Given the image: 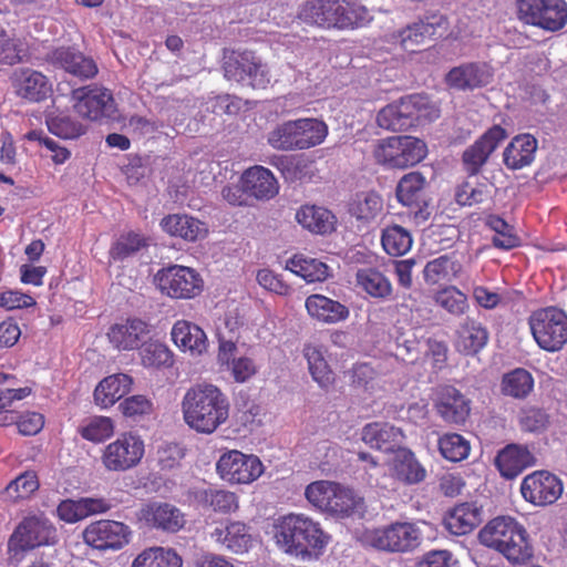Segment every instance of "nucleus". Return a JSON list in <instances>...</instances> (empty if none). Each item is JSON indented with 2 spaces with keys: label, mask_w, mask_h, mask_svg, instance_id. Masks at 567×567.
Instances as JSON below:
<instances>
[{
  "label": "nucleus",
  "mask_w": 567,
  "mask_h": 567,
  "mask_svg": "<svg viewBox=\"0 0 567 567\" xmlns=\"http://www.w3.org/2000/svg\"><path fill=\"white\" fill-rule=\"evenodd\" d=\"M210 538L236 555L248 553L254 546V537L249 527L241 522L227 520L219 523L212 530Z\"/></svg>",
  "instance_id": "5701e85b"
},
{
  "label": "nucleus",
  "mask_w": 567,
  "mask_h": 567,
  "mask_svg": "<svg viewBox=\"0 0 567 567\" xmlns=\"http://www.w3.org/2000/svg\"><path fill=\"white\" fill-rule=\"evenodd\" d=\"M12 85L18 96L31 102H39L52 93V84L48 78L32 69L17 70L12 75Z\"/></svg>",
  "instance_id": "bb28decb"
},
{
  "label": "nucleus",
  "mask_w": 567,
  "mask_h": 567,
  "mask_svg": "<svg viewBox=\"0 0 567 567\" xmlns=\"http://www.w3.org/2000/svg\"><path fill=\"white\" fill-rule=\"evenodd\" d=\"M481 522V508L475 503H462L446 514L444 526L451 534L461 536L471 533Z\"/></svg>",
  "instance_id": "4c0bfd02"
},
{
  "label": "nucleus",
  "mask_w": 567,
  "mask_h": 567,
  "mask_svg": "<svg viewBox=\"0 0 567 567\" xmlns=\"http://www.w3.org/2000/svg\"><path fill=\"white\" fill-rule=\"evenodd\" d=\"M240 182L251 198L270 200L279 193V184L272 172L261 165L245 169Z\"/></svg>",
  "instance_id": "c756f323"
},
{
  "label": "nucleus",
  "mask_w": 567,
  "mask_h": 567,
  "mask_svg": "<svg viewBox=\"0 0 567 567\" xmlns=\"http://www.w3.org/2000/svg\"><path fill=\"white\" fill-rule=\"evenodd\" d=\"M364 540L370 546L389 553H409L422 540L417 523L394 522L386 526L367 530Z\"/></svg>",
  "instance_id": "9b49d317"
},
{
  "label": "nucleus",
  "mask_w": 567,
  "mask_h": 567,
  "mask_svg": "<svg viewBox=\"0 0 567 567\" xmlns=\"http://www.w3.org/2000/svg\"><path fill=\"white\" fill-rule=\"evenodd\" d=\"M536 456L524 445L509 444L498 452L495 465L505 478H514L525 468L536 465Z\"/></svg>",
  "instance_id": "473e14b6"
},
{
  "label": "nucleus",
  "mask_w": 567,
  "mask_h": 567,
  "mask_svg": "<svg viewBox=\"0 0 567 567\" xmlns=\"http://www.w3.org/2000/svg\"><path fill=\"white\" fill-rule=\"evenodd\" d=\"M487 342V332L481 323L467 319L460 328L456 348L465 354L477 353Z\"/></svg>",
  "instance_id": "09e8293b"
},
{
  "label": "nucleus",
  "mask_w": 567,
  "mask_h": 567,
  "mask_svg": "<svg viewBox=\"0 0 567 567\" xmlns=\"http://www.w3.org/2000/svg\"><path fill=\"white\" fill-rule=\"evenodd\" d=\"M145 246V238L135 233L121 236L112 246L110 255L113 259H124Z\"/></svg>",
  "instance_id": "e2e57ef3"
},
{
  "label": "nucleus",
  "mask_w": 567,
  "mask_h": 567,
  "mask_svg": "<svg viewBox=\"0 0 567 567\" xmlns=\"http://www.w3.org/2000/svg\"><path fill=\"white\" fill-rule=\"evenodd\" d=\"M425 178L416 172L404 175L396 187L398 200L404 206H413L419 203Z\"/></svg>",
  "instance_id": "864d4df0"
},
{
  "label": "nucleus",
  "mask_w": 567,
  "mask_h": 567,
  "mask_svg": "<svg viewBox=\"0 0 567 567\" xmlns=\"http://www.w3.org/2000/svg\"><path fill=\"white\" fill-rule=\"evenodd\" d=\"M39 488V481L33 472H25L11 481L3 492V498L11 502L29 498Z\"/></svg>",
  "instance_id": "4d7b16f0"
},
{
  "label": "nucleus",
  "mask_w": 567,
  "mask_h": 567,
  "mask_svg": "<svg viewBox=\"0 0 567 567\" xmlns=\"http://www.w3.org/2000/svg\"><path fill=\"white\" fill-rule=\"evenodd\" d=\"M487 197L485 185H476L472 182L461 184L455 193L456 202L463 206H472L482 203Z\"/></svg>",
  "instance_id": "338daca9"
},
{
  "label": "nucleus",
  "mask_w": 567,
  "mask_h": 567,
  "mask_svg": "<svg viewBox=\"0 0 567 567\" xmlns=\"http://www.w3.org/2000/svg\"><path fill=\"white\" fill-rule=\"evenodd\" d=\"M22 43L14 34L0 30V64L13 65L21 61Z\"/></svg>",
  "instance_id": "680f3d73"
},
{
  "label": "nucleus",
  "mask_w": 567,
  "mask_h": 567,
  "mask_svg": "<svg viewBox=\"0 0 567 567\" xmlns=\"http://www.w3.org/2000/svg\"><path fill=\"white\" fill-rule=\"evenodd\" d=\"M349 213L357 220L369 224L382 215L383 199L375 192L359 193L352 198L349 205Z\"/></svg>",
  "instance_id": "49530a36"
},
{
  "label": "nucleus",
  "mask_w": 567,
  "mask_h": 567,
  "mask_svg": "<svg viewBox=\"0 0 567 567\" xmlns=\"http://www.w3.org/2000/svg\"><path fill=\"white\" fill-rule=\"evenodd\" d=\"M301 21L323 29L354 30L372 21L369 10L347 0H311L300 7Z\"/></svg>",
  "instance_id": "7ed1b4c3"
},
{
  "label": "nucleus",
  "mask_w": 567,
  "mask_h": 567,
  "mask_svg": "<svg viewBox=\"0 0 567 567\" xmlns=\"http://www.w3.org/2000/svg\"><path fill=\"white\" fill-rule=\"evenodd\" d=\"M305 497L313 508L336 518L354 515L360 512L363 503L362 497L351 487L327 480L307 485Z\"/></svg>",
  "instance_id": "39448f33"
},
{
  "label": "nucleus",
  "mask_w": 567,
  "mask_h": 567,
  "mask_svg": "<svg viewBox=\"0 0 567 567\" xmlns=\"http://www.w3.org/2000/svg\"><path fill=\"white\" fill-rule=\"evenodd\" d=\"M506 131L495 125L491 127L478 141L464 152L463 159L468 169L475 173L506 138Z\"/></svg>",
  "instance_id": "72a5a7b5"
},
{
  "label": "nucleus",
  "mask_w": 567,
  "mask_h": 567,
  "mask_svg": "<svg viewBox=\"0 0 567 567\" xmlns=\"http://www.w3.org/2000/svg\"><path fill=\"white\" fill-rule=\"evenodd\" d=\"M284 268L301 277L307 284L322 282L331 277V269L326 262L303 254L288 258Z\"/></svg>",
  "instance_id": "58836bf2"
},
{
  "label": "nucleus",
  "mask_w": 567,
  "mask_h": 567,
  "mask_svg": "<svg viewBox=\"0 0 567 567\" xmlns=\"http://www.w3.org/2000/svg\"><path fill=\"white\" fill-rule=\"evenodd\" d=\"M305 308L308 316L324 324H336L350 316L348 307L324 295L313 293L306 298Z\"/></svg>",
  "instance_id": "7c9ffc66"
},
{
  "label": "nucleus",
  "mask_w": 567,
  "mask_h": 567,
  "mask_svg": "<svg viewBox=\"0 0 567 567\" xmlns=\"http://www.w3.org/2000/svg\"><path fill=\"white\" fill-rule=\"evenodd\" d=\"M181 409L189 429L200 434H212L228 420L230 404L217 385L198 383L185 392Z\"/></svg>",
  "instance_id": "f03ea898"
},
{
  "label": "nucleus",
  "mask_w": 567,
  "mask_h": 567,
  "mask_svg": "<svg viewBox=\"0 0 567 567\" xmlns=\"http://www.w3.org/2000/svg\"><path fill=\"white\" fill-rule=\"evenodd\" d=\"M563 482L548 471H535L520 483L523 498L535 506L554 504L563 494Z\"/></svg>",
  "instance_id": "6ab92c4d"
},
{
  "label": "nucleus",
  "mask_w": 567,
  "mask_h": 567,
  "mask_svg": "<svg viewBox=\"0 0 567 567\" xmlns=\"http://www.w3.org/2000/svg\"><path fill=\"white\" fill-rule=\"evenodd\" d=\"M488 227L495 233L493 244L501 249H512L520 244L513 226L508 225L503 218L498 216H489L487 218Z\"/></svg>",
  "instance_id": "13d9d810"
},
{
  "label": "nucleus",
  "mask_w": 567,
  "mask_h": 567,
  "mask_svg": "<svg viewBox=\"0 0 567 567\" xmlns=\"http://www.w3.org/2000/svg\"><path fill=\"white\" fill-rule=\"evenodd\" d=\"M536 151L537 140L533 135H517L504 151V164L509 169H520L532 164Z\"/></svg>",
  "instance_id": "a19ab883"
},
{
  "label": "nucleus",
  "mask_w": 567,
  "mask_h": 567,
  "mask_svg": "<svg viewBox=\"0 0 567 567\" xmlns=\"http://www.w3.org/2000/svg\"><path fill=\"white\" fill-rule=\"evenodd\" d=\"M256 279L264 289L278 296L286 297L292 291L291 286L287 284L280 275L268 268L258 270Z\"/></svg>",
  "instance_id": "69168bd1"
},
{
  "label": "nucleus",
  "mask_w": 567,
  "mask_h": 567,
  "mask_svg": "<svg viewBox=\"0 0 567 567\" xmlns=\"http://www.w3.org/2000/svg\"><path fill=\"white\" fill-rule=\"evenodd\" d=\"M529 329L536 344L544 351L558 352L567 344V313L557 307L532 312Z\"/></svg>",
  "instance_id": "9d476101"
},
{
  "label": "nucleus",
  "mask_w": 567,
  "mask_h": 567,
  "mask_svg": "<svg viewBox=\"0 0 567 567\" xmlns=\"http://www.w3.org/2000/svg\"><path fill=\"white\" fill-rule=\"evenodd\" d=\"M268 534L279 550L302 560L320 557L330 543L321 524L302 513L278 516Z\"/></svg>",
  "instance_id": "f257e3e1"
},
{
  "label": "nucleus",
  "mask_w": 567,
  "mask_h": 567,
  "mask_svg": "<svg viewBox=\"0 0 567 567\" xmlns=\"http://www.w3.org/2000/svg\"><path fill=\"white\" fill-rule=\"evenodd\" d=\"M328 135V126L317 118H299L277 125L268 134L271 147L281 151L307 150L321 144Z\"/></svg>",
  "instance_id": "423d86ee"
},
{
  "label": "nucleus",
  "mask_w": 567,
  "mask_h": 567,
  "mask_svg": "<svg viewBox=\"0 0 567 567\" xmlns=\"http://www.w3.org/2000/svg\"><path fill=\"white\" fill-rule=\"evenodd\" d=\"M144 455L145 442L142 436L125 432L103 447L101 463L107 472L123 473L138 466Z\"/></svg>",
  "instance_id": "f8f14e48"
},
{
  "label": "nucleus",
  "mask_w": 567,
  "mask_h": 567,
  "mask_svg": "<svg viewBox=\"0 0 567 567\" xmlns=\"http://www.w3.org/2000/svg\"><path fill=\"white\" fill-rule=\"evenodd\" d=\"M162 229L171 236L188 241L206 237L208 228L205 223L186 214H172L161 220Z\"/></svg>",
  "instance_id": "f704fd0d"
},
{
  "label": "nucleus",
  "mask_w": 567,
  "mask_h": 567,
  "mask_svg": "<svg viewBox=\"0 0 567 567\" xmlns=\"http://www.w3.org/2000/svg\"><path fill=\"white\" fill-rule=\"evenodd\" d=\"M413 244L410 231L402 226L391 225L382 229L381 245L384 251L393 257L404 256Z\"/></svg>",
  "instance_id": "8fccbe9b"
},
{
  "label": "nucleus",
  "mask_w": 567,
  "mask_h": 567,
  "mask_svg": "<svg viewBox=\"0 0 567 567\" xmlns=\"http://www.w3.org/2000/svg\"><path fill=\"white\" fill-rule=\"evenodd\" d=\"M441 455L451 462L465 460L471 451L470 442L457 433H446L439 440Z\"/></svg>",
  "instance_id": "6e6d98bb"
},
{
  "label": "nucleus",
  "mask_w": 567,
  "mask_h": 567,
  "mask_svg": "<svg viewBox=\"0 0 567 567\" xmlns=\"http://www.w3.org/2000/svg\"><path fill=\"white\" fill-rule=\"evenodd\" d=\"M224 71L228 80L254 89H265L271 81L267 65L251 51L233 52L225 61Z\"/></svg>",
  "instance_id": "f3484780"
},
{
  "label": "nucleus",
  "mask_w": 567,
  "mask_h": 567,
  "mask_svg": "<svg viewBox=\"0 0 567 567\" xmlns=\"http://www.w3.org/2000/svg\"><path fill=\"white\" fill-rule=\"evenodd\" d=\"M79 432L84 440L100 443L113 435L114 424L107 416H94L87 420Z\"/></svg>",
  "instance_id": "bf43d9fd"
},
{
  "label": "nucleus",
  "mask_w": 567,
  "mask_h": 567,
  "mask_svg": "<svg viewBox=\"0 0 567 567\" xmlns=\"http://www.w3.org/2000/svg\"><path fill=\"white\" fill-rule=\"evenodd\" d=\"M419 567H458V564L449 550L441 549L424 554Z\"/></svg>",
  "instance_id": "774afa93"
},
{
  "label": "nucleus",
  "mask_w": 567,
  "mask_h": 567,
  "mask_svg": "<svg viewBox=\"0 0 567 567\" xmlns=\"http://www.w3.org/2000/svg\"><path fill=\"white\" fill-rule=\"evenodd\" d=\"M142 526L166 533H177L186 525L185 514L175 505L166 502L144 504L136 513Z\"/></svg>",
  "instance_id": "aec40b11"
},
{
  "label": "nucleus",
  "mask_w": 567,
  "mask_h": 567,
  "mask_svg": "<svg viewBox=\"0 0 567 567\" xmlns=\"http://www.w3.org/2000/svg\"><path fill=\"white\" fill-rule=\"evenodd\" d=\"M355 284L359 289L377 299H385L392 292V285L389 279L374 268L358 269Z\"/></svg>",
  "instance_id": "de8ad7c7"
},
{
  "label": "nucleus",
  "mask_w": 567,
  "mask_h": 567,
  "mask_svg": "<svg viewBox=\"0 0 567 567\" xmlns=\"http://www.w3.org/2000/svg\"><path fill=\"white\" fill-rule=\"evenodd\" d=\"M439 117V111L423 95H409L400 101L388 104L379 111L377 123L389 131H402L414 122L433 121Z\"/></svg>",
  "instance_id": "0eeeda50"
},
{
  "label": "nucleus",
  "mask_w": 567,
  "mask_h": 567,
  "mask_svg": "<svg viewBox=\"0 0 567 567\" xmlns=\"http://www.w3.org/2000/svg\"><path fill=\"white\" fill-rule=\"evenodd\" d=\"M307 361L308 371L312 380L323 390H328L334 383V373L326 359V350L322 346L307 343L302 349Z\"/></svg>",
  "instance_id": "ea45409f"
},
{
  "label": "nucleus",
  "mask_w": 567,
  "mask_h": 567,
  "mask_svg": "<svg viewBox=\"0 0 567 567\" xmlns=\"http://www.w3.org/2000/svg\"><path fill=\"white\" fill-rule=\"evenodd\" d=\"M174 344L192 358L207 353L209 341L206 332L198 324L188 320H177L171 330Z\"/></svg>",
  "instance_id": "b1692460"
},
{
  "label": "nucleus",
  "mask_w": 567,
  "mask_h": 567,
  "mask_svg": "<svg viewBox=\"0 0 567 567\" xmlns=\"http://www.w3.org/2000/svg\"><path fill=\"white\" fill-rule=\"evenodd\" d=\"M154 282L162 295L172 299H193L204 289L202 276L195 269L181 265L159 269Z\"/></svg>",
  "instance_id": "2eb2a0df"
},
{
  "label": "nucleus",
  "mask_w": 567,
  "mask_h": 567,
  "mask_svg": "<svg viewBox=\"0 0 567 567\" xmlns=\"http://www.w3.org/2000/svg\"><path fill=\"white\" fill-rule=\"evenodd\" d=\"M534 388V379L525 369H515L504 375L502 390L506 395L516 399L527 396Z\"/></svg>",
  "instance_id": "603ef678"
},
{
  "label": "nucleus",
  "mask_w": 567,
  "mask_h": 567,
  "mask_svg": "<svg viewBox=\"0 0 567 567\" xmlns=\"http://www.w3.org/2000/svg\"><path fill=\"white\" fill-rule=\"evenodd\" d=\"M434 301L455 317L463 316L470 308L466 295L455 286H447L436 291Z\"/></svg>",
  "instance_id": "3c124183"
},
{
  "label": "nucleus",
  "mask_w": 567,
  "mask_h": 567,
  "mask_svg": "<svg viewBox=\"0 0 567 567\" xmlns=\"http://www.w3.org/2000/svg\"><path fill=\"white\" fill-rule=\"evenodd\" d=\"M47 125L52 134L62 138H75L83 134L82 125L64 114L50 113L47 116Z\"/></svg>",
  "instance_id": "052dcab7"
},
{
  "label": "nucleus",
  "mask_w": 567,
  "mask_h": 567,
  "mask_svg": "<svg viewBox=\"0 0 567 567\" xmlns=\"http://www.w3.org/2000/svg\"><path fill=\"white\" fill-rule=\"evenodd\" d=\"M392 478L412 485L425 478L426 471L416 460L414 453L405 447H398L386 462Z\"/></svg>",
  "instance_id": "a878e982"
},
{
  "label": "nucleus",
  "mask_w": 567,
  "mask_h": 567,
  "mask_svg": "<svg viewBox=\"0 0 567 567\" xmlns=\"http://www.w3.org/2000/svg\"><path fill=\"white\" fill-rule=\"evenodd\" d=\"M493 76V69L487 63L474 62L453 68L445 80L451 87L473 90L489 84Z\"/></svg>",
  "instance_id": "393cba45"
},
{
  "label": "nucleus",
  "mask_w": 567,
  "mask_h": 567,
  "mask_svg": "<svg viewBox=\"0 0 567 567\" xmlns=\"http://www.w3.org/2000/svg\"><path fill=\"white\" fill-rule=\"evenodd\" d=\"M150 333V326L141 319H127L113 324L107 338L112 346L120 351H131L141 347Z\"/></svg>",
  "instance_id": "cd10ccee"
},
{
  "label": "nucleus",
  "mask_w": 567,
  "mask_h": 567,
  "mask_svg": "<svg viewBox=\"0 0 567 567\" xmlns=\"http://www.w3.org/2000/svg\"><path fill=\"white\" fill-rule=\"evenodd\" d=\"M296 221L305 229L313 234L324 235L334 229L336 217L324 207L303 205L297 209Z\"/></svg>",
  "instance_id": "37998d69"
},
{
  "label": "nucleus",
  "mask_w": 567,
  "mask_h": 567,
  "mask_svg": "<svg viewBox=\"0 0 567 567\" xmlns=\"http://www.w3.org/2000/svg\"><path fill=\"white\" fill-rule=\"evenodd\" d=\"M436 406L440 415L450 423H463L470 414L468 401L453 386L441 389Z\"/></svg>",
  "instance_id": "79ce46f5"
},
{
  "label": "nucleus",
  "mask_w": 567,
  "mask_h": 567,
  "mask_svg": "<svg viewBox=\"0 0 567 567\" xmlns=\"http://www.w3.org/2000/svg\"><path fill=\"white\" fill-rule=\"evenodd\" d=\"M55 538V528L47 518L42 516L28 517L20 523L9 539V559L17 565L25 551L38 546L51 545Z\"/></svg>",
  "instance_id": "4468645a"
},
{
  "label": "nucleus",
  "mask_w": 567,
  "mask_h": 567,
  "mask_svg": "<svg viewBox=\"0 0 567 567\" xmlns=\"http://www.w3.org/2000/svg\"><path fill=\"white\" fill-rule=\"evenodd\" d=\"M132 537L131 528L117 520L100 519L83 530L86 545L99 550H118L125 547Z\"/></svg>",
  "instance_id": "a211bd4d"
},
{
  "label": "nucleus",
  "mask_w": 567,
  "mask_h": 567,
  "mask_svg": "<svg viewBox=\"0 0 567 567\" xmlns=\"http://www.w3.org/2000/svg\"><path fill=\"white\" fill-rule=\"evenodd\" d=\"M112 508L110 501L103 497H82L62 501L56 513L61 520L73 524L91 515L106 513Z\"/></svg>",
  "instance_id": "2f4dec72"
},
{
  "label": "nucleus",
  "mask_w": 567,
  "mask_h": 567,
  "mask_svg": "<svg viewBox=\"0 0 567 567\" xmlns=\"http://www.w3.org/2000/svg\"><path fill=\"white\" fill-rule=\"evenodd\" d=\"M519 424L525 432L540 433L548 427L549 416L540 409L528 408L520 412Z\"/></svg>",
  "instance_id": "0e129e2a"
},
{
  "label": "nucleus",
  "mask_w": 567,
  "mask_h": 567,
  "mask_svg": "<svg viewBox=\"0 0 567 567\" xmlns=\"http://www.w3.org/2000/svg\"><path fill=\"white\" fill-rule=\"evenodd\" d=\"M72 101L76 113L91 121L109 117L115 110L113 95L104 87L87 86L74 90Z\"/></svg>",
  "instance_id": "412c9836"
},
{
  "label": "nucleus",
  "mask_w": 567,
  "mask_h": 567,
  "mask_svg": "<svg viewBox=\"0 0 567 567\" xmlns=\"http://www.w3.org/2000/svg\"><path fill=\"white\" fill-rule=\"evenodd\" d=\"M132 567H183V558L174 548L151 546L133 559Z\"/></svg>",
  "instance_id": "a18cd8bd"
},
{
  "label": "nucleus",
  "mask_w": 567,
  "mask_h": 567,
  "mask_svg": "<svg viewBox=\"0 0 567 567\" xmlns=\"http://www.w3.org/2000/svg\"><path fill=\"white\" fill-rule=\"evenodd\" d=\"M372 153L378 164L404 169L422 162L427 155V146L417 137L396 135L377 141Z\"/></svg>",
  "instance_id": "6e6552de"
},
{
  "label": "nucleus",
  "mask_w": 567,
  "mask_h": 567,
  "mask_svg": "<svg viewBox=\"0 0 567 567\" xmlns=\"http://www.w3.org/2000/svg\"><path fill=\"white\" fill-rule=\"evenodd\" d=\"M51 61L80 79H91L97 73V66L91 58L70 48L54 50L51 54Z\"/></svg>",
  "instance_id": "c9c22d12"
},
{
  "label": "nucleus",
  "mask_w": 567,
  "mask_h": 567,
  "mask_svg": "<svg viewBox=\"0 0 567 567\" xmlns=\"http://www.w3.org/2000/svg\"><path fill=\"white\" fill-rule=\"evenodd\" d=\"M447 28V19L435 13L386 35L384 42L388 50L395 56H401L402 53H415L427 41L443 37Z\"/></svg>",
  "instance_id": "1a4fd4ad"
},
{
  "label": "nucleus",
  "mask_w": 567,
  "mask_h": 567,
  "mask_svg": "<svg viewBox=\"0 0 567 567\" xmlns=\"http://www.w3.org/2000/svg\"><path fill=\"white\" fill-rule=\"evenodd\" d=\"M462 272V264L454 256H440L427 261L424 267V280L430 285L452 282Z\"/></svg>",
  "instance_id": "c03bdc74"
},
{
  "label": "nucleus",
  "mask_w": 567,
  "mask_h": 567,
  "mask_svg": "<svg viewBox=\"0 0 567 567\" xmlns=\"http://www.w3.org/2000/svg\"><path fill=\"white\" fill-rule=\"evenodd\" d=\"M218 350L217 362L220 367H226L237 383H245L257 372L258 367L255 360L247 355L236 357L237 343L233 339H227L219 328L217 332Z\"/></svg>",
  "instance_id": "4be33fe9"
},
{
  "label": "nucleus",
  "mask_w": 567,
  "mask_h": 567,
  "mask_svg": "<svg viewBox=\"0 0 567 567\" xmlns=\"http://www.w3.org/2000/svg\"><path fill=\"white\" fill-rule=\"evenodd\" d=\"M517 17L526 24L555 32L567 24L565 0H516Z\"/></svg>",
  "instance_id": "dca6fc26"
},
{
  "label": "nucleus",
  "mask_w": 567,
  "mask_h": 567,
  "mask_svg": "<svg viewBox=\"0 0 567 567\" xmlns=\"http://www.w3.org/2000/svg\"><path fill=\"white\" fill-rule=\"evenodd\" d=\"M133 384V380L125 373H116L105 377L94 390V402L101 409L114 405L124 396Z\"/></svg>",
  "instance_id": "e433bc0d"
},
{
  "label": "nucleus",
  "mask_w": 567,
  "mask_h": 567,
  "mask_svg": "<svg viewBox=\"0 0 567 567\" xmlns=\"http://www.w3.org/2000/svg\"><path fill=\"white\" fill-rule=\"evenodd\" d=\"M261 460L239 450L224 451L216 462L217 475L229 485H250L265 473Z\"/></svg>",
  "instance_id": "ddd939ff"
},
{
  "label": "nucleus",
  "mask_w": 567,
  "mask_h": 567,
  "mask_svg": "<svg viewBox=\"0 0 567 567\" xmlns=\"http://www.w3.org/2000/svg\"><path fill=\"white\" fill-rule=\"evenodd\" d=\"M361 440L372 449L393 453L404 441V434L400 427L386 422H372L361 430Z\"/></svg>",
  "instance_id": "c85d7f7f"
},
{
  "label": "nucleus",
  "mask_w": 567,
  "mask_h": 567,
  "mask_svg": "<svg viewBox=\"0 0 567 567\" xmlns=\"http://www.w3.org/2000/svg\"><path fill=\"white\" fill-rule=\"evenodd\" d=\"M140 357L146 368L168 367L173 363L169 348L159 341H148L141 344Z\"/></svg>",
  "instance_id": "5fc2aeb1"
},
{
  "label": "nucleus",
  "mask_w": 567,
  "mask_h": 567,
  "mask_svg": "<svg viewBox=\"0 0 567 567\" xmlns=\"http://www.w3.org/2000/svg\"><path fill=\"white\" fill-rule=\"evenodd\" d=\"M480 542L502 554L512 565H524L533 556L526 528L511 516L489 520L478 534Z\"/></svg>",
  "instance_id": "20e7f679"
}]
</instances>
